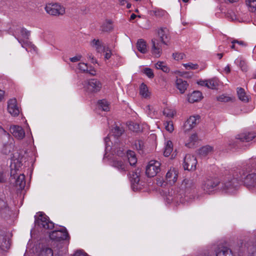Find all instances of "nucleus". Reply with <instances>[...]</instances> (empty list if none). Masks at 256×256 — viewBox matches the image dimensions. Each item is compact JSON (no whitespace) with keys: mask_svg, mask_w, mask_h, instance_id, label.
Wrapping results in <instances>:
<instances>
[{"mask_svg":"<svg viewBox=\"0 0 256 256\" xmlns=\"http://www.w3.org/2000/svg\"><path fill=\"white\" fill-rule=\"evenodd\" d=\"M48 14L52 16L62 15L65 12V8L58 4H48L44 8Z\"/></svg>","mask_w":256,"mask_h":256,"instance_id":"6e6552de","label":"nucleus"},{"mask_svg":"<svg viewBox=\"0 0 256 256\" xmlns=\"http://www.w3.org/2000/svg\"><path fill=\"white\" fill-rule=\"evenodd\" d=\"M40 256H53L52 250L48 248H44L41 251Z\"/></svg>","mask_w":256,"mask_h":256,"instance_id":"49530a36","label":"nucleus"},{"mask_svg":"<svg viewBox=\"0 0 256 256\" xmlns=\"http://www.w3.org/2000/svg\"><path fill=\"white\" fill-rule=\"evenodd\" d=\"M184 66L185 67V68L186 70H196L198 68V65L196 64H193L192 62H189L187 64H183Z\"/></svg>","mask_w":256,"mask_h":256,"instance_id":"3c124183","label":"nucleus"},{"mask_svg":"<svg viewBox=\"0 0 256 256\" xmlns=\"http://www.w3.org/2000/svg\"><path fill=\"white\" fill-rule=\"evenodd\" d=\"M155 67L156 68L161 70L165 72H168L170 71L169 68L162 62H158L156 64Z\"/></svg>","mask_w":256,"mask_h":256,"instance_id":"a19ab883","label":"nucleus"},{"mask_svg":"<svg viewBox=\"0 0 256 256\" xmlns=\"http://www.w3.org/2000/svg\"><path fill=\"white\" fill-rule=\"evenodd\" d=\"M73 256H88L83 250H77L74 252Z\"/></svg>","mask_w":256,"mask_h":256,"instance_id":"4d7b16f0","label":"nucleus"},{"mask_svg":"<svg viewBox=\"0 0 256 256\" xmlns=\"http://www.w3.org/2000/svg\"><path fill=\"white\" fill-rule=\"evenodd\" d=\"M184 56V54L182 53H175L173 54V57L174 60H178L182 59Z\"/></svg>","mask_w":256,"mask_h":256,"instance_id":"13d9d810","label":"nucleus"},{"mask_svg":"<svg viewBox=\"0 0 256 256\" xmlns=\"http://www.w3.org/2000/svg\"><path fill=\"white\" fill-rule=\"evenodd\" d=\"M9 208L6 200V196L4 194H0V212L2 213H6L8 212Z\"/></svg>","mask_w":256,"mask_h":256,"instance_id":"a878e982","label":"nucleus"},{"mask_svg":"<svg viewBox=\"0 0 256 256\" xmlns=\"http://www.w3.org/2000/svg\"><path fill=\"white\" fill-rule=\"evenodd\" d=\"M178 170L175 168H170L166 175V182L170 184H174L178 180Z\"/></svg>","mask_w":256,"mask_h":256,"instance_id":"4468645a","label":"nucleus"},{"mask_svg":"<svg viewBox=\"0 0 256 256\" xmlns=\"http://www.w3.org/2000/svg\"><path fill=\"white\" fill-rule=\"evenodd\" d=\"M153 108L150 106H146V110H148V114L150 117H153L154 116V112L152 111Z\"/></svg>","mask_w":256,"mask_h":256,"instance_id":"052dcab7","label":"nucleus"},{"mask_svg":"<svg viewBox=\"0 0 256 256\" xmlns=\"http://www.w3.org/2000/svg\"><path fill=\"white\" fill-rule=\"evenodd\" d=\"M144 74L149 78H152L154 76L152 70L150 68H144Z\"/></svg>","mask_w":256,"mask_h":256,"instance_id":"603ef678","label":"nucleus"},{"mask_svg":"<svg viewBox=\"0 0 256 256\" xmlns=\"http://www.w3.org/2000/svg\"><path fill=\"white\" fill-rule=\"evenodd\" d=\"M88 58L92 60V63L96 62V60H95V59L94 58V56H92V54H88Z\"/></svg>","mask_w":256,"mask_h":256,"instance_id":"338daca9","label":"nucleus"},{"mask_svg":"<svg viewBox=\"0 0 256 256\" xmlns=\"http://www.w3.org/2000/svg\"><path fill=\"white\" fill-rule=\"evenodd\" d=\"M10 130L12 136L18 140H22L25 136V132L20 126H11Z\"/></svg>","mask_w":256,"mask_h":256,"instance_id":"a211bd4d","label":"nucleus"},{"mask_svg":"<svg viewBox=\"0 0 256 256\" xmlns=\"http://www.w3.org/2000/svg\"><path fill=\"white\" fill-rule=\"evenodd\" d=\"M198 84L201 86H205L207 87L208 80L200 81Z\"/></svg>","mask_w":256,"mask_h":256,"instance_id":"0e129e2a","label":"nucleus"},{"mask_svg":"<svg viewBox=\"0 0 256 256\" xmlns=\"http://www.w3.org/2000/svg\"><path fill=\"white\" fill-rule=\"evenodd\" d=\"M195 188V180L194 178H185L182 182L180 188L182 191L190 192Z\"/></svg>","mask_w":256,"mask_h":256,"instance_id":"dca6fc26","label":"nucleus"},{"mask_svg":"<svg viewBox=\"0 0 256 256\" xmlns=\"http://www.w3.org/2000/svg\"><path fill=\"white\" fill-rule=\"evenodd\" d=\"M214 148L210 146L206 145L198 149V154L200 157H205L212 153Z\"/></svg>","mask_w":256,"mask_h":256,"instance_id":"4be33fe9","label":"nucleus"},{"mask_svg":"<svg viewBox=\"0 0 256 256\" xmlns=\"http://www.w3.org/2000/svg\"><path fill=\"white\" fill-rule=\"evenodd\" d=\"M152 52L154 56L158 58L160 56L162 52V41L154 38L152 40Z\"/></svg>","mask_w":256,"mask_h":256,"instance_id":"f3484780","label":"nucleus"},{"mask_svg":"<svg viewBox=\"0 0 256 256\" xmlns=\"http://www.w3.org/2000/svg\"><path fill=\"white\" fill-rule=\"evenodd\" d=\"M256 137L254 132H249L242 134L238 136L237 138L242 142H248Z\"/></svg>","mask_w":256,"mask_h":256,"instance_id":"412c9836","label":"nucleus"},{"mask_svg":"<svg viewBox=\"0 0 256 256\" xmlns=\"http://www.w3.org/2000/svg\"><path fill=\"white\" fill-rule=\"evenodd\" d=\"M219 180L216 178H208L204 180L202 184V188L204 190L208 192L212 191L217 186L219 188L220 186Z\"/></svg>","mask_w":256,"mask_h":256,"instance_id":"1a4fd4ad","label":"nucleus"},{"mask_svg":"<svg viewBox=\"0 0 256 256\" xmlns=\"http://www.w3.org/2000/svg\"><path fill=\"white\" fill-rule=\"evenodd\" d=\"M16 170H12L10 172V182L14 184L19 190L24 189L26 186L25 176L24 174H20L16 176Z\"/></svg>","mask_w":256,"mask_h":256,"instance_id":"39448f33","label":"nucleus"},{"mask_svg":"<svg viewBox=\"0 0 256 256\" xmlns=\"http://www.w3.org/2000/svg\"><path fill=\"white\" fill-rule=\"evenodd\" d=\"M150 14L156 18H162L166 14V12L162 9H154L150 12Z\"/></svg>","mask_w":256,"mask_h":256,"instance_id":"72a5a7b5","label":"nucleus"},{"mask_svg":"<svg viewBox=\"0 0 256 256\" xmlns=\"http://www.w3.org/2000/svg\"><path fill=\"white\" fill-rule=\"evenodd\" d=\"M92 46H94L98 52H102L104 51V48L98 40H93L91 42Z\"/></svg>","mask_w":256,"mask_h":256,"instance_id":"7c9ffc66","label":"nucleus"},{"mask_svg":"<svg viewBox=\"0 0 256 256\" xmlns=\"http://www.w3.org/2000/svg\"><path fill=\"white\" fill-rule=\"evenodd\" d=\"M158 34L163 44H166V41L168 39L169 32L166 28H162L158 31Z\"/></svg>","mask_w":256,"mask_h":256,"instance_id":"5701e85b","label":"nucleus"},{"mask_svg":"<svg viewBox=\"0 0 256 256\" xmlns=\"http://www.w3.org/2000/svg\"><path fill=\"white\" fill-rule=\"evenodd\" d=\"M217 100L221 102H228L230 100V98L224 95H222L217 97Z\"/></svg>","mask_w":256,"mask_h":256,"instance_id":"6e6d98bb","label":"nucleus"},{"mask_svg":"<svg viewBox=\"0 0 256 256\" xmlns=\"http://www.w3.org/2000/svg\"><path fill=\"white\" fill-rule=\"evenodd\" d=\"M0 132L2 134L1 138L2 140L6 142V140H9L10 139V134L2 128H0Z\"/></svg>","mask_w":256,"mask_h":256,"instance_id":"de8ad7c7","label":"nucleus"},{"mask_svg":"<svg viewBox=\"0 0 256 256\" xmlns=\"http://www.w3.org/2000/svg\"><path fill=\"white\" fill-rule=\"evenodd\" d=\"M68 236V232L64 228L60 230H54L50 234V239L57 241L66 240Z\"/></svg>","mask_w":256,"mask_h":256,"instance_id":"ddd939ff","label":"nucleus"},{"mask_svg":"<svg viewBox=\"0 0 256 256\" xmlns=\"http://www.w3.org/2000/svg\"><path fill=\"white\" fill-rule=\"evenodd\" d=\"M237 94L239 99L242 102H247L249 101L248 97L246 95L244 88H238Z\"/></svg>","mask_w":256,"mask_h":256,"instance_id":"cd10ccee","label":"nucleus"},{"mask_svg":"<svg viewBox=\"0 0 256 256\" xmlns=\"http://www.w3.org/2000/svg\"><path fill=\"white\" fill-rule=\"evenodd\" d=\"M202 98V94L199 91H194L188 96V101L190 103L198 102Z\"/></svg>","mask_w":256,"mask_h":256,"instance_id":"bb28decb","label":"nucleus"},{"mask_svg":"<svg viewBox=\"0 0 256 256\" xmlns=\"http://www.w3.org/2000/svg\"><path fill=\"white\" fill-rule=\"evenodd\" d=\"M198 140V136L196 134H192L190 138V142L186 144V146L189 148H192L194 145V143Z\"/></svg>","mask_w":256,"mask_h":256,"instance_id":"a18cd8bd","label":"nucleus"},{"mask_svg":"<svg viewBox=\"0 0 256 256\" xmlns=\"http://www.w3.org/2000/svg\"><path fill=\"white\" fill-rule=\"evenodd\" d=\"M20 36L24 40L20 39L18 38H16L18 40V42L21 44L22 46L28 52L30 50V48H32L34 50H35V46L27 40L30 36V32L24 28H21L20 30Z\"/></svg>","mask_w":256,"mask_h":256,"instance_id":"20e7f679","label":"nucleus"},{"mask_svg":"<svg viewBox=\"0 0 256 256\" xmlns=\"http://www.w3.org/2000/svg\"><path fill=\"white\" fill-rule=\"evenodd\" d=\"M173 150L172 143L170 140H168L165 144L164 154L165 156H168Z\"/></svg>","mask_w":256,"mask_h":256,"instance_id":"2f4dec72","label":"nucleus"},{"mask_svg":"<svg viewBox=\"0 0 256 256\" xmlns=\"http://www.w3.org/2000/svg\"><path fill=\"white\" fill-rule=\"evenodd\" d=\"M252 168H244L238 170L239 174H236L237 178L244 182V184L250 188H256V173L254 168H256V158H254Z\"/></svg>","mask_w":256,"mask_h":256,"instance_id":"f257e3e1","label":"nucleus"},{"mask_svg":"<svg viewBox=\"0 0 256 256\" xmlns=\"http://www.w3.org/2000/svg\"><path fill=\"white\" fill-rule=\"evenodd\" d=\"M112 165L121 172H125L128 170V166L122 160H114Z\"/></svg>","mask_w":256,"mask_h":256,"instance_id":"6ab92c4d","label":"nucleus"},{"mask_svg":"<svg viewBox=\"0 0 256 256\" xmlns=\"http://www.w3.org/2000/svg\"><path fill=\"white\" fill-rule=\"evenodd\" d=\"M160 163L156 160L149 162L146 168V174L149 177H154L160 170Z\"/></svg>","mask_w":256,"mask_h":256,"instance_id":"0eeeda50","label":"nucleus"},{"mask_svg":"<svg viewBox=\"0 0 256 256\" xmlns=\"http://www.w3.org/2000/svg\"><path fill=\"white\" fill-rule=\"evenodd\" d=\"M78 69L81 71L90 74L91 76L96 75V71L92 66H88V64L84 62H80L78 65Z\"/></svg>","mask_w":256,"mask_h":256,"instance_id":"b1692460","label":"nucleus"},{"mask_svg":"<svg viewBox=\"0 0 256 256\" xmlns=\"http://www.w3.org/2000/svg\"><path fill=\"white\" fill-rule=\"evenodd\" d=\"M235 63L238 65L242 71L247 70V66L245 61L242 58H238L235 60Z\"/></svg>","mask_w":256,"mask_h":256,"instance_id":"58836bf2","label":"nucleus"},{"mask_svg":"<svg viewBox=\"0 0 256 256\" xmlns=\"http://www.w3.org/2000/svg\"><path fill=\"white\" fill-rule=\"evenodd\" d=\"M236 174H239L238 171L234 172L233 178H229L220 182L219 188L226 192H234L239 186L240 182H242V180L237 178Z\"/></svg>","mask_w":256,"mask_h":256,"instance_id":"f03ea898","label":"nucleus"},{"mask_svg":"<svg viewBox=\"0 0 256 256\" xmlns=\"http://www.w3.org/2000/svg\"><path fill=\"white\" fill-rule=\"evenodd\" d=\"M140 94L144 98H148L150 96L148 86L144 83H142L140 86Z\"/></svg>","mask_w":256,"mask_h":256,"instance_id":"c756f323","label":"nucleus"},{"mask_svg":"<svg viewBox=\"0 0 256 256\" xmlns=\"http://www.w3.org/2000/svg\"><path fill=\"white\" fill-rule=\"evenodd\" d=\"M232 44H238L240 46H242L246 47L247 46V44L244 41L242 40H234L232 41Z\"/></svg>","mask_w":256,"mask_h":256,"instance_id":"bf43d9fd","label":"nucleus"},{"mask_svg":"<svg viewBox=\"0 0 256 256\" xmlns=\"http://www.w3.org/2000/svg\"><path fill=\"white\" fill-rule=\"evenodd\" d=\"M231 251L226 247L219 248L216 252V256H226Z\"/></svg>","mask_w":256,"mask_h":256,"instance_id":"ea45409f","label":"nucleus"},{"mask_svg":"<svg viewBox=\"0 0 256 256\" xmlns=\"http://www.w3.org/2000/svg\"><path fill=\"white\" fill-rule=\"evenodd\" d=\"M12 149L11 144H4L1 150V152L4 155H8Z\"/></svg>","mask_w":256,"mask_h":256,"instance_id":"e433bc0d","label":"nucleus"},{"mask_svg":"<svg viewBox=\"0 0 256 256\" xmlns=\"http://www.w3.org/2000/svg\"><path fill=\"white\" fill-rule=\"evenodd\" d=\"M130 128L133 131L138 132L140 129L139 125L137 124L133 123L132 124H130Z\"/></svg>","mask_w":256,"mask_h":256,"instance_id":"680f3d73","label":"nucleus"},{"mask_svg":"<svg viewBox=\"0 0 256 256\" xmlns=\"http://www.w3.org/2000/svg\"><path fill=\"white\" fill-rule=\"evenodd\" d=\"M124 130L122 128H120L118 126H116L112 130V132L113 135L116 137L120 136L124 132Z\"/></svg>","mask_w":256,"mask_h":256,"instance_id":"37998d69","label":"nucleus"},{"mask_svg":"<svg viewBox=\"0 0 256 256\" xmlns=\"http://www.w3.org/2000/svg\"><path fill=\"white\" fill-rule=\"evenodd\" d=\"M127 157L129 161L130 164L131 166H134L137 162V158H136L134 152L132 150L127 152Z\"/></svg>","mask_w":256,"mask_h":256,"instance_id":"473e14b6","label":"nucleus"},{"mask_svg":"<svg viewBox=\"0 0 256 256\" xmlns=\"http://www.w3.org/2000/svg\"><path fill=\"white\" fill-rule=\"evenodd\" d=\"M200 116H191L185 122L184 125V132H186L195 127L199 122Z\"/></svg>","mask_w":256,"mask_h":256,"instance_id":"2eb2a0df","label":"nucleus"},{"mask_svg":"<svg viewBox=\"0 0 256 256\" xmlns=\"http://www.w3.org/2000/svg\"><path fill=\"white\" fill-rule=\"evenodd\" d=\"M111 56V52L110 51L109 52H106V54H105V56H104V58L108 60L109 59Z\"/></svg>","mask_w":256,"mask_h":256,"instance_id":"69168bd1","label":"nucleus"},{"mask_svg":"<svg viewBox=\"0 0 256 256\" xmlns=\"http://www.w3.org/2000/svg\"><path fill=\"white\" fill-rule=\"evenodd\" d=\"M176 86L181 94H184L188 86L186 81L182 78H177L176 82Z\"/></svg>","mask_w":256,"mask_h":256,"instance_id":"393cba45","label":"nucleus"},{"mask_svg":"<svg viewBox=\"0 0 256 256\" xmlns=\"http://www.w3.org/2000/svg\"><path fill=\"white\" fill-rule=\"evenodd\" d=\"M197 160L196 158L190 154L186 156L184 162V168L188 170H194L196 168Z\"/></svg>","mask_w":256,"mask_h":256,"instance_id":"9b49d317","label":"nucleus"},{"mask_svg":"<svg viewBox=\"0 0 256 256\" xmlns=\"http://www.w3.org/2000/svg\"><path fill=\"white\" fill-rule=\"evenodd\" d=\"M218 86V80L217 78H214L208 80L207 87L211 89H216Z\"/></svg>","mask_w":256,"mask_h":256,"instance_id":"f704fd0d","label":"nucleus"},{"mask_svg":"<svg viewBox=\"0 0 256 256\" xmlns=\"http://www.w3.org/2000/svg\"><path fill=\"white\" fill-rule=\"evenodd\" d=\"M165 128L166 130L171 132L174 130L173 124L172 121L166 122L165 124Z\"/></svg>","mask_w":256,"mask_h":256,"instance_id":"5fc2aeb1","label":"nucleus"},{"mask_svg":"<svg viewBox=\"0 0 256 256\" xmlns=\"http://www.w3.org/2000/svg\"><path fill=\"white\" fill-rule=\"evenodd\" d=\"M136 47L138 50L142 54H145L147 52L146 42L142 39L138 40Z\"/></svg>","mask_w":256,"mask_h":256,"instance_id":"c85d7f7f","label":"nucleus"},{"mask_svg":"<svg viewBox=\"0 0 256 256\" xmlns=\"http://www.w3.org/2000/svg\"><path fill=\"white\" fill-rule=\"evenodd\" d=\"M224 71L226 74H229L230 72V68L229 65H227L224 68Z\"/></svg>","mask_w":256,"mask_h":256,"instance_id":"774afa93","label":"nucleus"},{"mask_svg":"<svg viewBox=\"0 0 256 256\" xmlns=\"http://www.w3.org/2000/svg\"><path fill=\"white\" fill-rule=\"evenodd\" d=\"M8 113L13 116H18L20 110L18 106L17 100L16 98H12L8 101Z\"/></svg>","mask_w":256,"mask_h":256,"instance_id":"f8f14e48","label":"nucleus"},{"mask_svg":"<svg viewBox=\"0 0 256 256\" xmlns=\"http://www.w3.org/2000/svg\"><path fill=\"white\" fill-rule=\"evenodd\" d=\"M82 84L85 90L90 94L97 93L102 88L101 82L96 78L84 80Z\"/></svg>","mask_w":256,"mask_h":256,"instance_id":"7ed1b4c3","label":"nucleus"},{"mask_svg":"<svg viewBox=\"0 0 256 256\" xmlns=\"http://www.w3.org/2000/svg\"><path fill=\"white\" fill-rule=\"evenodd\" d=\"M10 247V240L6 237L5 232L0 234V248L2 250H6Z\"/></svg>","mask_w":256,"mask_h":256,"instance_id":"aec40b11","label":"nucleus"},{"mask_svg":"<svg viewBox=\"0 0 256 256\" xmlns=\"http://www.w3.org/2000/svg\"><path fill=\"white\" fill-rule=\"evenodd\" d=\"M131 182L134 184H138L140 182L139 174L137 172H132L131 176Z\"/></svg>","mask_w":256,"mask_h":256,"instance_id":"8fccbe9b","label":"nucleus"},{"mask_svg":"<svg viewBox=\"0 0 256 256\" xmlns=\"http://www.w3.org/2000/svg\"><path fill=\"white\" fill-rule=\"evenodd\" d=\"M131 182L134 184H138L140 182L139 174L137 172H132L131 176Z\"/></svg>","mask_w":256,"mask_h":256,"instance_id":"09e8293b","label":"nucleus"},{"mask_svg":"<svg viewBox=\"0 0 256 256\" xmlns=\"http://www.w3.org/2000/svg\"><path fill=\"white\" fill-rule=\"evenodd\" d=\"M102 30L104 32H109L113 29L112 22L111 20L106 21L101 26Z\"/></svg>","mask_w":256,"mask_h":256,"instance_id":"c9c22d12","label":"nucleus"},{"mask_svg":"<svg viewBox=\"0 0 256 256\" xmlns=\"http://www.w3.org/2000/svg\"><path fill=\"white\" fill-rule=\"evenodd\" d=\"M134 146L138 150H142L144 146V143L142 140H136L135 142Z\"/></svg>","mask_w":256,"mask_h":256,"instance_id":"864d4df0","label":"nucleus"},{"mask_svg":"<svg viewBox=\"0 0 256 256\" xmlns=\"http://www.w3.org/2000/svg\"><path fill=\"white\" fill-rule=\"evenodd\" d=\"M166 201L168 204L172 202L178 204V202L182 203L184 200L182 193L172 189L166 196Z\"/></svg>","mask_w":256,"mask_h":256,"instance_id":"9d476101","label":"nucleus"},{"mask_svg":"<svg viewBox=\"0 0 256 256\" xmlns=\"http://www.w3.org/2000/svg\"><path fill=\"white\" fill-rule=\"evenodd\" d=\"M163 114L169 118H172L176 114V112L174 109L166 108L164 110Z\"/></svg>","mask_w":256,"mask_h":256,"instance_id":"79ce46f5","label":"nucleus"},{"mask_svg":"<svg viewBox=\"0 0 256 256\" xmlns=\"http://www.w3.org/2000/svg\"><path fill=\"white\" fill-rule=\"evenodd\" d=\"M98 106L99 108L102 109L104 111L107 112L110 110L108 102L105 100H100L98 102Z\"/></svg>","mask_w":256,"mask_h":256,"instance_id":"4c0bfd02","label":"nucleus"},{"mask_svg":"<svg viewBox=\"0 0 256 256\" xmlns=\"http://www.w3.org/2000/svg\"><path fill=\"white\" fill-rule=\"evenodd\" d=\"M35 223L40 228L45 230L52 229L54 227V224L49 220L46 216L42 213L37 218H36Z\"/></svg>","mask_w":256,"mask_h":256,"instance_id":"423d86ee","label":"nucleus"},{"mask_svg":"<svg viewBox=\"0 0 256 256\" xmlns=\"http://www.w3.org/2000/svg\"><path fill=\"white\" fill-rule=\"evenodd\" d=\"M246 4L250 12H256V0H248L246 1Z\"/></svg>","mask_w":256,"mask_h":256,"instance_id":"c03bdc74","label":"nucleus"},{"mask_svg":"<svg viewBox=\"0 0 256 256\" xmlns=\"http://www.w3.org/2000/svg\"><path fill=\"white\" fill-rule=\"evenodd\" d=\"M82 57V56L81 55L78 54L74 57L70 58V62H77L80 60Z\"/></svg>","mask_w":256,"mask_h":256,"instance_id":"e2e57ef3","label":"nucleus"}]
</instances>
